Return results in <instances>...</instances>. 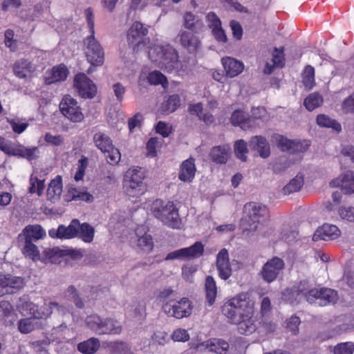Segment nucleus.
I'll use <instances>...</instances> for the list:
<instances>
[{
	"label": "nucleus",
	"mask_w": 354,
	"mask_h": 354,
	"mask_svg": "<svg viewBox=\"0 0 354 354\" xmlns=\"http://www.w3.org/2000/svg\"><path fill=\"white\" fill-rule=\"evenodd\" d=\"M324 102L322 96L318 93H313L308 95L304 100V105L306 109L312 111L320 106Z\"/></svg>",
	"instance_id": "58836bf2"
},
{
	"label": "nucleus",
	"mask_w": 354,
	"mask_h": 354,
	"mask_svg": "<svg viewBox=\"0 0 354 354\" xmlns=\"http://www.w3.org/2000/svg\"><path fill=\"white\" fill-rule=\"evenodd\" d=\"M21 307L24 310L29 312L32 317H37L39 318H47L52 314L53 310L62 313L64 311V306L55 301L45 304L44 309L42 311H39L38 306L30 301H22Z\"/></svg>",
	"instance_id": "f8f14e48"
},
{
	"label": "nucleus",
	"mask_w": 354,
	"mask_h": 354,
	"mask_svg": "<svg viewBox=\"0 0 354 354\" xmlns=\"http://www.w3.org/2000/svg\"><path fill=\"white\" fill-rule=\"evenodd\" d=\"M221 311L231 323L239 322L241 319L253 314V304L246 294H241L225 302Z\"/></svg>",
	"instance_id": "f03ea898"
},
{
	"label": "nucleus",
	"mask_w": 354,
	"mask_h": 354,
	"mask_svg": "<svg viewBox=\"0 0 354 354\" xmlns=\"http://www.w3.org/2000/svg\"><path fill=\"white\" fill-rule=\"evenodd\" d=\"M18 243L21 248L23 254L32 260L39 259V251L32 241L29 240H18Z\"/></svg>",
	"instance_id": "473e14b6"
},
{
	"label": "nucleus",
	"mask_w": 354,
	"mask_h": 354,
	"mask_svg": "<svg viewBox=\"0 0 354 354\" xmlns=\"http://www.w3.org/2000/svg\"><path fill=\"white\" fill-rule=\"evenodd\" d=\"M162 309L169 317L176 319L187 317L192 314V301L186 297L179 300L169 299L163 304Z\"/></svg>",
	"instance_id": "1a4fd4ad"
},
{
	"label": "nucleus",
	"mask_w": 354,
	"mask_h": 354,
	"mask_svg": "<svg viewBox=\"0 0 354 354\" xmlns=\"http://www.w3.org/2000/svg\"><path fill=\"white\" fill-rule=\"evenodd\" d=\"M44 261L55 263L62 256V251L57 248H48L44 250Z\"/></svg>",
	"instance_id": "3c124183"
},
{
	"label": "nucleus",
	"mask_w": 354,
	"mask_h": 354,
	"mask_svg": "<svg viewBox=\"0 0 354 354\" xmlns=\"http://www.w3.org/2000/svg\"><path fill=\"white\" fill-rule=\"evenodd\" d=\"M42 318L31 317L21 319L18 322V329L23 334H28L32 330L42 328Z\"/></svg>",
	"instance_id": "bb28decb"
},
{
	"label": "nucleus",
	"mask_w": 354,
	"mask_h": 354,
	"mask_svg": "<svg viewBox=\"0 0 354 354\" xmlns=\"http://www.w3.org/2000/svg\"><path fill=\"white\" fill-rule=\"evenodd\" d=\"M147 33V28L140 22L136 21L131 25L127 33V41L134 52L142 50L149 44Z\"/></svg>",
	"instance_id": "6e6552de"
},
{
	"label": "nucleus",
	"mask_w": 354,
	"mask_h": 354,
	"mask_svg": "<svg viewBox=\"0 0 354 354\" xmlns=\"http://www.w3.org/2000/svg\"><path fill=\"white\" fill-rule=\"evenodd\" d=\"M250 149L255 154L262 158H267L270 155V145L266 138L261 136H255L250 138L248 143Z\"/></svg>",
	"instance_id": "aec40b11"
},
{
	"label": "nucleus",
	"mask_w": 354,
	"mask_h": 354,
	"mask_svg": "<svg viewBox=\"0 0 354 354\" xmlns=\"http://www.w3.org/2000/svg\"><path fill=\"white\" fill-rule=\"evenodd\" d=\"M283 268V261L280 258L274 257L263 265L259 274L264 281L271 283L278 277Z\"/></svg>",
	"instance_id": "4468645a"
},
{
	"label": "nucleus",
	"mask_w": 354,
	"mask_h": 354,
	"mask_svg": "<svg viewBox=\"0 0 354 354\" xmlns=\"http://www.w3.org/2000/svg\"><path fill=\"white\" fill-rule=\"evenodd\" d=\"M95 145L104 153L109 149H113L112 140L106 134L97 132L95 133L93 138Z\"/></svg>",
	"instance_id": "7c9ffc66"
},
{
	"label": "nucleus",
	"mask_w": 354,
	"mask_h": 354,
	"mask_svg": "<svg viewBox=\"0 0 354 354\" xmlns=\"http://www.w3.org/2000/svg\"><path fill=\"white\" fill-rule=\"evenodd\" d=\"M253 314L249 315L248 317H243L239 322H233L232 324L238 326L239 333L243 335H249L256 330V325L252 319Z\"/></svg>",
	"instance_id": "f704fd0d"
},
{
	"label": "nucleus",
	"mask_w": 354,
	"mask_h": 354,
	"mask_svg": "<svg viewBox=\"0 0 354 354\" xmlns=\"http://www.w3.org/2000/svg\"><path fill=\"white\" fill-rule=\"evenodd\" d=\"M68 75V69L65 66L59 65L53 68L50 75L46 77L45 82L46 84L64 80Z\"/></svg>",
	"instance_id": "2f4dec72"
},
{
	"label": "nucleus",
	"mask_w": 354,
	"mask_h": 354,
	"mask_svg": "<svg viewBox=\"0 0 354 354\" xmlns=\"http://www.w3.org/2000/svg\"><path fill=\"white\" fill-rule=\"evenodd\" d=\"M243 216L240 225L243 231H256L259 223L268 215V208L260 203L250 202L243 207Z\"/></svg>",
	"instance_id": "20e7f679"
},
{
	"label": "nucleus",
	"mask_w": 354,
	"mask_h": 354,
	"mask_svg": "<svg viewBox=\"0 0 354 354\" xmlns=\"http://www.w3.org/2000/svg\"><path fill=\"white\" fill-rule=\"evenodd\" d=\"M145 176L142 168L129 169L125 176L123 188L129 196H138L144 193L143 183Z\"/></svg>",
	"instance_id": "0eeeda50"
},
{
	"label": "nucleus",
	"mask_w": 354,
	"mask_h": 354,
	"mask_svg": "<svg viewBox=\"0 0 354 354\" xmlns=\"http://www.w3.org/2000/svg\"><path fill=\"white\" fill-rule=\"evenodd\" d=\"M197 35V33L187 30L180 29L175 38V41L186 49L189 53H196L201 44Z\"/></svg>",
	"instance_id": "dca6fc26"
},
{
	"label": "nucleus",
	"mask_w": 354,
	"mask_h": 354,
	"mask_svg": "<svg viewBox=\"0 0 354 354\" xmlns=\"http://www.w3.org/2000/svg\"><path fill=\"white\" fill-rule=\"evenodd\" d=\"M171 338L176 342H185L189 339V336L186 330L179 328L174 331Z\"/></svg>",
	"instance_id": "680f3d73"
},
{
	"label": "nucleus",
	"mask_w": 354,
	"mask_h": 354,
	"mask_svg": "<svg viewBox=\"0 0 354 354\" xmlns=\"http://www.w3.org/2000/svg\"><path fill=\"white\" fill-rule=\"evenodd\" d=\"M86 326L97 335H118L122 331L120 323L111 318H103L97 314L86 317Z\"/></svg>",
	"instance_id": "423d86ee"
},
{
	"label": "nucleus",
	"mask_w": 354,
	"mask_h": 354,
	"mask_svg": "<svg viewBox=\"0 0 354 354\" xmlns=\"http://www.w3.org/2000/svg\"><path fill=\"white\" fill-rule=\"evenodd\" d=\"M67 295L74 302L75 306L78 308H83L84 304L80 297L79 294L74 286H69L66 290Z\"/></svg>",
	"instance_id": "09e8293b"
},
{
	"label": "nucleus",
	"mask_w": 354,
	"mask_h": 354,
	"mask_svg": "<svg viewBox=\"0 0 354 354\" xmlns=\"http://www.w3.org/2000/svg\"><path fill=\"white\" fill-rule=\"evenodd\" d=\"M197 270V266L194 265H186L182 268V274L183 278L192 281L193 274Z\"/></svg>",
	"instance_id": "e2e57ef3"
},
{
	"label": "nucleus",
	"mask_w": 354,
	"mask_h": 354,
	"mask_svg": "<svg viewBox=\"0 0 354 354\" xmlns=\"http://www.w3.org/2000/svg\"><path fill=\"white\" fill-rule=\"evenodd\" d=\"M94 229L89 224L84 223L83 224L80 223L78 227V234L85 242H91L93 239Z\"/></svg>",
	"instance_id": "37998d69"
},
{
	"label": "nucleus",
	"mask_w": 354,
	"mask_h": 354,
	"mask_svg": "<svg viewBox=\"0 0 354 354\" xmlns=\"http://www.w3.org/2000/svg\"><path fill=\"white\" fill-rule=\"evenodd\" d=\"M230 27L234 37L240 40L243 35V28L240 23L237 21L232 20L230 21Z\"/></svg>",
	"instance_id": "69168bd1"
},
{
	"label": "nucleus",
	"mask_w": 354,
	"mask_h": 354,
	"mask_svg": "<svg viewBox=\"0 0 354 354\" xmlns=\"http://www.w3.org/2000/svg\"><path fill=\"white\" fill-rule=\"evenodd\" d=\"M225 75L229 77H234L240 74L243 70L241 62L230 57H225L221 59Z\"/></svg>",
	"instance_id": "393cba45"
},
{
	"label": "nucleus",
	"mask_w": 354,
	"mask_h": 354,
	"mask_svg": "<svg viewBox=\"0 0 354 354\" xmlns=\"http://www.w3.org/2000/svg\"><path fill=\"white\" fill-rule=\"evenodd\" d=\"M80 222L77 219H73L68 227L60 225L57 229H51L48 234L52 238L71 239L77 236Z\"/></svg>",
	"instance_id": "a211bd4d"
},
{
	"label": "nucleus",
	"mask_w": 354,
	"mask_h": 354,
	"mask_svg": "<svg viewBox=\"0 0 354 354\" xmlns=\"http://www.w3.org/2000/svg\"><path fill=\"white\" fill-rule=\"evenodd\" d=\"M248 115L241 110L234 111L231 116V122L234 126H239L241 128V124L245 122Z\"/></svg>",
	"instance_id": "5fc2aeb1"
},
{
	"label": "nucleus",
	"mask_w": 354,
	"mask_h": 354,
	"mask_svg": "<svg viewBox=\"0 0 354 354\" xmlns=\"http://www.w3.org/2000/svg\"><path fill=\"white\" fill-rule=\"evenodd\" d=\"M24 280L21 277L0 273V297L15 294L24 288Z\"/></svg>",
	"instance_id": "ddd939ff"
},
{
	"label": "nucleus",
	"mask_w": 354,
	"mask_h": 354,
	"mask_svg": "<svg viewBox=\"0 0 354 354\" xmlns=\"http://www.w3.org/2000/svg\"><path fill=\"white\" fill-rule=\"evenodd\" d=\"M248 153L247 143L243 140H239L234 144V153L239 159L243 162L247 160L246 154Z\"/></svg>",
	"instance_id": "c03bdc74"
},
{
	"label": "nucleus",
	"mask_w": 354,
	"mask_h": 354,
	"mask_svg": "<svg viewBox=\"0 0 354 354\" xmlns=\"http://www.w3.org/2000/svg\"><path fill=\"white\" fill-rule=\"evenodd\" d=\"M150 59L169 73L178 68V53L171 45L156 46L149 52Z\"/></svg>",
	"instance_id": "7ed1b4c3"
},
{
	"label": "nucleus",
	"mask_w": 354,
	"mask_h": 354,
	"mask_svg": "<svg viewBox=\"0 0 354 354\" xmlns=\"http://www.w3.org/2000/svg\"><path fill=\"white\" fill-rule=\"evenodd\" d=\"M106 153H107V155H106V160L110 165H116L120 160V153L114 146L113 149L106 151Z\"/></svg>",
	"instance_id": "864d4df0"
},
{
	"label": "nucleus",
	"mask_w": 354,
	"mask_h": 354,
	"mask_svg": "<svg viewBox=\"0 0 354 354\" xmlns=\"http://www.w3.org/2000/svg\"><path fill=\"white\" fill-rule=\"evenodd\" d=\"M340 234L341 232L336 225L325 223L317 228L313 234V240L314 241L333 240L339 237Z\"/></svg>",
	"instance_id": "412c9836"
},
{
	"label": "nucleus",
	"mask_w": 354,
	"mask_h": 354,
	"mask_svg": "<svg viewBox=\"0 0 354 354\" xmlns=\"http://www.w3.org/2000/svg\"><path fill=\"white\" fill-rule=\"evenodd\" d=\"M113 91L116 99L119 102H122L126 91L125 87L120 82L113 85Z\"/></svg>",
	"instance_id": "338daca9"
},
{
	"label": "nucleus",
	"mask_w": 354,
	"mask_h": 354,
	"mask_svg": "<svg viewBox=\"0 0 354 354\" xmlns=\"http://www.w3.org/2000/svg\"><path fill=\"white\" fill-rule=\"evenodd\" d=\"M304 183V177L297 175L281 190L283 195H289L290 194L299 192L303 187Z\"/></svg>",
	"instance_id": "e433bc0d"
},
{
	"label": "nucleus",
	"mask_w": 354,
	"mask_h": 354,
	"mask_svg": "<svg viewBox=\"0 0 354 354\" xmlns=\"http://www.w3.org/2000/svg\"><path fill=\"white\" fill-rule=\"evenodd\" d=\"M342 109L345 113H354V93L344 100Z\"/></svg>",
	"instance_id": "bf43d9fd"
},
{
	"label": "nucleus",
	"mask_w": 354,
	"mask_h": 354,
	"mask_svg": "<svg viewBox=\"0 0 354 354\" xmlns=\"http://www.w3.org/2000/svg\"><path fill=\"white\" fill-rule=\"evenodd\" d=\"M302 82L305 88L310 90L315 86V69L310 65H307L302 73Z\"/></svg>",
	"instance_id": "79ce46f5"
},
{
	"label": "nucleus",
	"mask_w": 354,
	"mask_h": 354,
	"mask_svg": "<svg viewBox=\"0 0 354 354\" xmlns=\"http://www.w3.org/2000/svg\"><path fill=\"white\" fill-rule=\"evenodd\" d=\"M149 82L153 84H163L165 77L159 71H153L149 74Z\"/></svg>",
	"instance_id": "774afa93"
},
{
	"label": "nucleus",
	"mask_w": 354,
	"mask_h": 354,
	"mask_svg": "<svg viewBox=\"0 0 354 354\" xmlns=\"http://www.w3.org/2000/svg\"><path fill=\"white\" fill-rule=\"evenodd\" d=\"M185 259H194L201 257L204 253V245L197 241L188 248H183Z\"/></svg>",
	"instance_id": "c9c22d12"
},
{
	"label": "nucleus",
	"mask_w": 354,
	"mask_h": 354,
	"mask_svg": "<svg viewBox=\"0 0 354 354\" xmlns=\"http://www.w3.org/2000/svg\"><path fill=\"white\" fill-rule=\"evenodd\" d=\"M88 165V159L86 158H82L78 161V169L76 171L74 178L76 181H79L82 179L85 169Z\"/></svg>",
	"instance_id": "6e6d98bb"
},
{
	"label": "nucleus",
	"mask_w": 354,
	"mask_h": 354,
	"mask_svg": "<svg viewBox=\"0 0 354 354\" xmlns=\"http://www.w3.org/2000/svg\"><path fill=\"white\" fill-rule=\"evenodd\" d=\"M277 147L283 151L293 154L295 153H304L308 149L310 144L307 141H295L288 139L283 136H277L276 138Z\"/></svg>",
	"instance_id": "f3484780"
},
{
	"label": "nucleus",
	"mask_w": 354,
	"mask_h": 354,
	"mask_svg": "<svg viewBox=\"0 0 354 354\" xmlns=\"http://www.w3.org/2000/svg\"><path fill=\"white\" fill-rule=\"evenodd\" d=\"M180 97L177 94H174L169 96L165 105V111L168 113L175 111L180 106Z\"/></svg>",
	"instance_id": "8fccbe9b"
},
{
	"label": "nucleus",
	"mask_w": 354,
	"mask_h": 354,
	"mask_svg": "<svg viewBox=\"0 0 354 354\" xmlns=\"http://www.w3.org/2000/svg\"><path fill=\"white\" fill-rule=\"evenodd\" d=\"M151 210L156 218L172 228H179L181 221L178 211L174 203L156 200L153 203Z\"/></svg>",
	"instance_id": "39448f33"
},
{
	"label": "nucleus",
	"mask_w": 354,
	"mask_h": 354,
	"mask_svg": "<svg viewBox=\"0 0 354 354\" xmlns=\"http://www.w3.org/2000/svg\"><path fill=\"white\" fill-rule=\"evenodd\" d=\"M331 184L340 187L345 194L354 193V172L347 171L340 178L332 181Z\"/></svg>",
	"instance_id": "a878e982"
},
{
	"label": "nucleus",
	"mask_w": 354,
	"mask_h": 354,
	"mask_svg": "<svg viewBox=\"0 0 354 354\" xmlns=\"http://www.w3.org/2000/svg\"><path fill=\"white\" fill-rule=\"evenodd\" d=\"M100 347V340L96 337H91L77 345L79 351L83 354H94Z\"/></svg>",
	"instance_id": "72a5a7b5"
},
{
	"label": "nucleus",
	"mask_w": 354,
	"mask_h": 354,
	"mask_svg": "<svg viewBox=\"0 0 354 354\" xmlns=\"http://www.w3.org/2000/svg\"><path fill=\"white\" fill-rule=\"evenodd\" d=\"M272 62L276 67L282 68L284 66L283 48H274L272 53Z\"/></svg>",
	"instance_id": "603ef678"
},
{
	"label": "nucleus",
	"mask_w": 354,
	"mask_h": 354,
	"mask_svg": "<svg viewBox=\"0 0 354 354\" xmlns=\"http://www.w3.org/2000/svg\"><path fill=\"white\" fill-rule=\"evenodd\" d=\"M339 214L342 219L349 222L354 221V208L353 207H341L339 209Z\"/></svg>",
	"instance_id": "4d7b16f0"
},
{
	"label": "nucleus",
	"mask_w": 354,
	"mask_h": 354,
	"mask_svg": "<svg viewBox=\"0 0 354 354\" xmlns=\"http://www.w3.org/2000/svg\"><path fill=\"white\" fill-rule=\"evenodd\" d=\"M300 296L304 297L309 303L319 300L320 306H325L330 303L335 304L338 299L337 291L333 289L313 288L307 291L304 288V285L301 283L297 287L286 288L283 293L284 299L290 303H293Z\"/></svg>",
	"instance_id": "f257e3e1"
},
{
	"label": "nucleus",
	"mask_w": 354,
	"mask_h": 354,
	"mask_svg": "<svg viewBox=\"0 0 354 354\" xmlns=\"http://www.w3.org/2000/svg\"><path fill=\"white\" fill-rule=\"evenodd\" d=\"M62 193V180L60 176H56L48 185L47 189V198L49 201L55 202L59 199Z\"/></svg>",
	"instance_id": "c85d7f7f"
},
{
	"label": "nucleus",
	"mask_w": 354,
	"mask_h": 354,
	"mask_svg": "<svg viewBox=\"0 0 354 354\" xmlns=\"http://www.w3.org/2000/svg\"><path fill=\"white\" fill-rule=\"evenodd\" d=\"M230 148L228 145H219L212 148L209 157L216 164H225L228 159Z\"/></svg>",
	"instance_id": "cd10ccee"
},
{
	"label": "nucleus",
	"mask_w": 354,
	"mask_h": 354,
	"mask_svg": "<svg viewBox=\"0 0 354 354\" xmlns=\"http://www.w3.org/2000/svg\"><path fill=\"white\" fill-rule=\"evenodd\" d=\"M84 43L86 45V56L88 62L93 66L102 65L104 63V51L94 35L88 36Z\"/></svg>",
	"instance_id": "9b49d317"
},
{
	"label": "nucleus",
	"mask_w": 354,
	"mask_h": 354,
	"mask_svg": "<svg viewBox=\"0 0 354 354\" xmlns=\"http://www.w3.org/2000/svg\"><path fill=\"white\" fill-rule=\"evenodd\" d=\"M228 348V343L221 339H214L209 345V350L217 354H226Z\"/></svg>",
	"instance_id": "a18cd8bd"
},
{
	"label": "nucleus",
	"mask_w": 354,
	"mask_h": 354,
	"mask_svg": "<svg viewBox=\"0 0 354 354\" xmlns=\"http://www.w3.org/2000/svg\"><path fill=\"white\" fill-rule=\"evenodd\" d=\"M317 124L322 127L332 128L337 132H340L342 127L336 120L331 119L328 115L320 114L317 116Z\"/></svg>",
	"instance_id": "4c0bfd02"
},
{
	"label": "nucleus",
	"mask_w": 354,
	"mask_h": 354,
	"mask_svg": "<svg viewBox=\"0 0 354 354\" xmlns=\"http://www.w3.org/2000/svg\"><path fill=\"white\" fill-rule=\"evenodd\" d=\"M138 247L144 252H149L153 248L152 237L149 234H145L138 239Z\"/></svg>",
	"instance_id": "49530a36"
},
{
	"label": "nucleus",
	"mask_w": 354,
	"mask_h": 354,
	"mask_svg": "<svg viewBox=\"0 0 354 354\" xmlns=\"http://www.w3.org/2000/svg\"><path fill=\"white\" fill-rule=\"evenodd\" d=\"M30 62L26 59H20L15 62L14 65L15 74L20 77H26L30 72Z\"/></svg>",
	"instance_id": "a19ab883"
},
{
	"label": "nucleus",
	"mask_w": 354,
	"mask_h": 354,
	"mask_svg": "<svg viewBox=\"0 0 354 354\" xmlns=\"http://www.w3.org/2000/svg\"><path fill=\"white\" fill-rule=\"evenodd\" d=\"M64 198L67 202L82 201L87 203H91L94 198L93 195L87 192L84 188H77L73 186L68 187Z\"/></svg>",
	"instance_id": "b1692460"
},
{
	"label": "nucleus",
	"mask_w": 354,
	"mask_h": 354,
	"mask_svg": "<svg viewBox=\"0 0 354 354\" xmlns=\"http://www.w3.org/2000/svg\"><path fill=\"white\" fill-rule=\"evenodd\" d=\"M12 310V306L8 301L0 302V317H9L13 315Z\"/></svg>",
	"instance_id": "052dcab7"
},
{
	"label": "nucleus",
	"mask_w": 354,
	"mask_h": 354,
	"mask_svg": "<svg viewBox=\"0 0 354 354\" xmlns=\"http://www.w3.org/2000/svg\"><path fill=\"white\" fill-rule=\"evenodd\" d=\"M196 172L195 165L193 159L185 160L180 167L178 174L179 179L183 181H191L194 177Z\"/></svg>",
	"instance_id": "c756f323"
},
{
	"label": "nucleus",
	"mask_w": 354,
	"mask_h": 354,
	"mask_svg": "<svg viewBox=\"0 0 354 354\" xmlns=\"http://www.w3.org/2000/svg\"><path fill=\"white\" fill-rule=\"evenodd\" d=\"M354 344L351 342L339 343L333 348L334 354H353Z\"/></svg>",
	"instance_id": "de8ad7c7"
},
{
	"label": "nucleus",
	"mask_w": 354,
	"mask_h": 354,
	"mask_svg": "<svg viewBox=\"0 0 354 354\" xmlns=\"http://www.w3.org/2000/svg\"><path fill=\"white\" fill-rule=\"evenodd\" d=\"M45 140L54 146H60L64 143V138L61 135L53 136L46 133L44 137Z\"/></svg>",
	"instance_id": "0e129e2a"
},
{
	"label": "nucleus",
	"mask_w": 354,
	"mask_h": 354,
	"mask_svg": "<svg viewBox=\"0 0 354 354\" xmlns=\"http://www.w3.org/2000/svg\"><path fill=\"white\" fill-rule=\"evenodd\" d=\"M74 87L80 96L91 99L97 93L95 84L84 73H78L74 78Z\"/></svg>",
	"instance_id": "2eb2a0df"
},
{
	"label": "nucleus",
	"mask_w": 354,
	"mask_h": 354,
	"mask_svg": "<svg viewBox=\"0 0 354 354\" xmlns=\"http://www.w3.org/2000/svg\"><path fill=\"white\" fill-rule=\"evenodd\" d=\"M216 267L218 276L223 280L228 279L232 275V268L229 260L227 250L223 248L216 255Z\"/></svg>",
	"instance_id": "6ab92c4d"
},
{
	"label": "nucleus",
	"mask_w": 354,
	"mask_h": 354,
	"mask_svg": "<svg viewBox=\"0 0 354 354\" xmlns=\"http://www.w3.org/2000/svg\"><path fill=\"white\" fill-rule=\"evenodd\" d=\"M59 106L61 113L73 122H80L84 118L77 100L69 95L64 96Z\"/></svg>",
	"instance_id": "9d476101"
},
{
	"label": "nucleus",
	"mask_w": 354,
	"mask_h": 354,
	"mask_svg": "<svg viewBox=\"0 0 354 354\" xmlns=\"http://www.w3.org/2000/svg\"><path fill=\"white\" fill-rule=\"evenodd\" d=\"M290 165V162L286 157H281L274 164L273 170L275 173H280L288 168Z\"/></svg>",
	"instance_id": "13d9d810"
},
{
	"label": "nucleus",
	"mask_w": 354,
	"mask_h": 354,
	"mask_svg": "<svg viewBox=\"0 0 354 354\" xmlns=\"http://www.w3.org/2000/svg\"><path fill=\"white\" fill-rule=\"evenodd\" d=\"M206 297L209 304L211 306L214 302L217 294L216 282L212 276H207L205 279Z\"/></svg>",
	"instance_id": "ea45409f"
},
{
	"label": "nucleus",
	"mask_w": 354,
	"mask_h": 354,
	"mask_svg": "<svg viewBox=\"0 0 354 354\" xmlns=\"http://www.w3.org/2000/svg\"><path fill=\"white\" fill-rule=\"evenodd\" d=\"M46 236V232L40 225H28L19 234L18 240H29L30 241H37Z\"/></svg>",
	"instance_id": "5701e85b"
},
{
	"label": "nucleus",
	"mask_w": 354,
	"mask_h": 354,
	"mask_svg": "<svg viewBox=\"0 0 354 354\" xmlns=\"http://www.w3.org/2000/svg\"><path fill=\"white\" fill-rule=\"evenodd\" d=\"M182 27V29L198 34L203 30L204 24L199 16L186 12L183 17Z\"/></svg>",
	"instance_id": "4be33fe9"
}]
</instances>
